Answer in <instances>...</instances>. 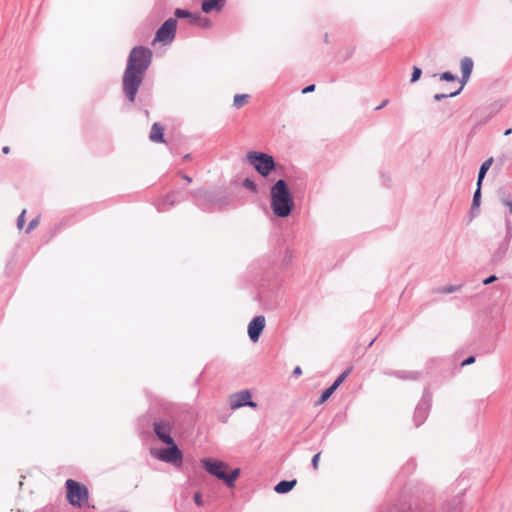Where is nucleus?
I'll list each match as a JSON object with an SVG mask.
<instances>
[{"label":"nucleus","mask_w":512,"mask_h":512,"mask_svg":"<svg viewBox=\"0 0 512 512\" xmlns=\"http://www.w3.org/2000/svg\"><path fill=\"white\" fill-rule=\"evenodd\" d=\"M476 356H477V354H471L468 357L464 358L460 362V367L463 368L465 366L473 364L476 361Z\"/></svg>","instance_id":"nucleus-47"},{"label":"nucleus","mask_w":512,"mask_h":512,"mask_svg":"<svg viewBox=\"0 0 512 512\" xmlns=\"http://www.w3.org/2000/svg\"><path fill=\"white\" fill-rule=\"evenodd\" d=\"M315 88H316L315 84H309V85L305 86L304 88H302L301 93L304 95L311 93V92L315 91Z\"/></svg>","instance_id":"nucleus-56"},{"label":"nucleus","mask_w":512,"mask_h":512,"mask_svg":"<svg viewBox=\"0 0 512 512\" xmlns=\"http://www.w3.org/2000/svg\"><path fill=\"white\" fill-rule=\"evenodd\" d=\"M201 11H191L186 8H176L173 14L179 18V20H187V22L196 27H200L203 29H210L213 26L212 20L202 15Z\"/></svg>","instance_id":"nucleus-15"},{"label":"nucleus","mask_w":512,"mask_h":512,"mask_svg":"<svg viewBox=\"0 0 512 512\" xmlns=\"http://www.w3.org/2000/svg\"><path fill=\"white\" fill-rule=\"evenodd\" d=\"M389 103V100L388 99H384L378 106L375 107V111H379L381 109H383L384 107H386V105Z\"/></svg>","instance_id":"nucleus-58"},{"label":"nucleus","mask_w":512,"mask_h":512,"mask_svg":"<svg viewBox=\"0 0 512 512\" xmlns=\"http://www.w3.org/2000/svg\"><path fill=\"white\" fill-rule=\"evenodd\" d=\"M504 102L502 100H495L494 102L490 103L486 106H481L483 109L486 110L487 113L490 114V116L494 117L497 115L502 108L504 107Z\"/></svg>","instance_id":"nucleus-29"},{"label":"nucleus","mask_w":512,"mask_h":512,"mask_svg":"<svg viewBox=\"0 0 512 512\" xmlns=\"http://www.w3.org/2000/svg\"><path fill=\"white\" fill-rule=\"evenodd\" d=\"M26 223V209H23L16 219V226L19 230H22Z\"/></svg>","instance_id":"nucleus-42"},{"label":"nucleus","mask_w":512,"mask_h":512,"mask_svg":"<svg viewBox=\"0 0 512 512\" xmlns=\"http://www.w3.org/2000/svg\"><path fill=\"white\" fill-rule=\"evenodd\" d=\"M229 406L231 411L242 407H249L253 410L258 409V403L253 400L250 389H242L229 395Z\"/></svg>","instance_id":"nucleus-17"},{"label":"nucleus","mask_w":512,"mask_h":512,"mask_svg":"<svg viewBox=\"0 0 512 512\" xmlns=\"http://www.w3.org/2000/svg\"><path fill=\"white\" fill-rule=\"evenodd\" d=\"M504 319L499 309L479 310L473 320V328L467 340V349L479 354L494 352Z\"/></svg>","instance_id":"nucleus-3"},{"label":"nucleus","mask_w":512,"mask_h":512,"mask_svg":"<svg viewBox=\"0 0 512 512\" xmlns=\"http://www.w3.org/2000/svg\"><path fill=\"white\" fill-rule=\"evenodd\" d=\"M470 118L476 121V127H482L487 124L493 117L482 107H477L471 114Z\"/></svg>","instance_id":"nucleus-23"},{"label":"nucleus","mask_w":512,"mask_h":512,"mask_svg":"<svg viewBox=\"0 0 512 512\" xmlns=\"http://www.w3.org/2000/svg\"><path fill=\"white\" fill-rule=\"evenodd\" d=\"M269 205L274 218L291 216L295 210V198L287 179H273L269 187Z\"/></svg>","instance_id":"nucleus-5"},{"label":"nucleus","mask_w":512,"mask_h":512,"mask_svg":"<svg viewBox=\"0 0 512 512\" xmlns=\"http://www.w3.org/2000/svg\"><path fill=\"white\" fill-rule=\"evenodd\" d=\"M177 176H179L187 184H191L193 182V178L190 175H188L183 169H179L177 171Z\"/></svg>","instance_id":"nucleus-48"},{"label":"nucleus","mask_w":512,"mask_h":512,"mask_svg":"<svg viewBox=\"0 0 512 512\" xmlns=\"http://www.w3.org/2000/svg\"><path fill=\"white\" fill-rule=\"evenodd\" d=\"M508 249H509V244H505L504 242L501 241L498 245V248L492 255L491 263L493 265H497L498 263H500L505 258L506 254L508 252Z\"/></svg>","instance_id":"nucleus-25"},{"label":"nucleus","mask_w":512,"mask_h":512,"mask_svg":"<svg viewBox=\"0 0 512 512\" xmlns=\"http://www.w3.org/2000/svg\"><path fill=\"white\" fill-rule=\"evenodd\" d=\"M473 68H474V61H473V59L471 57L464 56L460 60V71H461V74L472 75Z\"/></svg>","instance_id":"nucleus-27"},{"label":"nucleus","mask_w":512,"mask_h":512,"mask_svg":"<svg viewBox=\"0 0 512 512\" xmlns=\"http://www.w3.org/2000/svg\"><path fill=\"white\" fill-rule=\"evenodd\" d=\"M154 421L153 414L150 410L139 416L136 420V430L138 434L143 438L152 437V423Z\"/></svg>","instance_id":"nucleus-19"},{"label":"nucleus","mask_w":512,"mask_h":512,"mask_svg":"<svg viewBox=\"0 0 512 512\" xmlns=\"http://www.w3.org/2000/svg\"><path fill=\"white\" fill-rule=\"evenodd\" d=\"M432 407V392L430 390V384L428 383L422 392V396L418 401L414 413H413V422L415 427H420L423 425L430 413Z\"/></svg>","instance_id":"nucleus-14"},{"label":"nucleus","mask_w":512,"mask_h":512,"mask_svg":"<svg viewBox=\"0 0 512 512\" xmlns=\"http://www.w3.org/2000/svg\"><path fill=\"white\" fill-rule=\"evenodd\" d=\"M193 502L198 507L204 506L203 495H202V493L200 491H197V492L194 493V495H193Z\"/></svg>","instance_id":"nucleus-46"},{"label":"nucleus","mask_w":512,"mask_h":512,"mask_svg":"<svg viewBox=\"0 0 512 512\" xmlns=\"http://www.w3.org/2000/svg\"><path fill=\"white\" fill-rule=\"evenodd\" d=\"M336 425L334 424V421H331V423L328 425L326 431L323 433L322 437H321V440H320V444H322L325 439L327 438V436L329 435L330 431L333 430V428L335 427Z\"/></svg>","instance_id":"nucleus-52"},{"label":"nucleus","mask_w":512,"mask_h":512,"mask_svg":"<svg viewBox=\"0 0 512 512\" xmlns=\"http://www.w3.org/2000/svg\"><path fill=\"white\" fill-rule=\"evenodd\" d=\"M302 373H303L302 368L299 365H297L292 370V377L298 378L302 375Z\"/></svg>","instance_id":"nucleus-57"},{"label":"nucleus","mask_w":512,"mask_h":512,"mask_svg":"<svg viewBox=\"0 0 512 512\" xmlns=\"http://www.w3.org/2000/svg\"><path fill=\"white\" fill-rule=\"evenodd\" d=\"M161 446L151 447L150 456L160 462L173 466L177 471L185 473L184 470V451L178 445L176 440L162 443Z\"/></svg>","instance_id":"nucleus-7"},{"label":"nucleus","mask_w":512,"mask_h":512,"mask_svg":"<svg viewBox=\"0 0 512 512\" xmlns=\"http://www.w3.org/2000/svg\"><path fill=\"white\" fill-rule=\"evenodd\" d=\"M249 98H250L249 94H244V93L235 94L234 98H233V107H235L236 109H240L241 107H243L245 104L248 103Z\"/></svg>","instance_id":"nucleus-35"},{"label":"nucleus","mask_w":512,"mask_h":512,"mask_svg":"<svg viewBox=\"0 0 512 512\" xmlns=\"http://www.w3.org/2000/svg\"><path fill=\"white\" fill-rule=\"evenodd\" d=\"M497 280H498V276L495 274H491L488 277L484 278L481 281V284L486 286V285H490V284L494 283Z\"/></svg>","instance_id":"nucleus-50"},{"label":"nucleus","mask_w":512,"mask_h":512,"mask_svg":"<svg viewBox=\"0 0 512 512\" xmlns=\"http://www.w3.org/2000/svg\"><path fill=\"white\" fill-rule=\"evenodd\" d=\"M500 200L502 205L506 208V215L512 214V197L510 194H507L505 191L499 190Z\"/></svg>","instance_id":"nucleus-32"},{"label":"nucleus","mask_w":512,"mask_h":512,"mask_svg":"<svg viewBox=\"0 0 512 512\" xmlns=\"http://www.w3.org/2000/svg\"><path fill=\"white\" fill-rule=\"evenodd\" d=\"M353 370V366H348L347 368H345L335 379L334 381L332 382V384H330L331 387L335 388V390H337V388L346 380V378L350 375V373L352 372Z\"/></svg>","instance_id":"nucleus-31"},{"label":"nucleus","mask_w":512,"mask_h":512,"mask_svg":"<svg viewBox=\"0 0 512 512\" xmlns=\"http://www.w3.org/2000/svg\"><path fill=\"white\" fill-rule=\"evenodd\" d=\"M354 51H355V47L354 46L350 47L347 50V52L345 53V55L343 56V58L340 59V62H346L347 60H349L352 57V55L354 54Z\"/></svg>","instance_id":"nucleus-53"},{"label":"nucleus","mask_w":512,"mask_h":512,"mask_svg":"<svg viewBox=\"0 0 512 512\" xmlns=\"http://www.w3.org/2000/svg\"><path fill=\"white\" fill-rule=\"evenodd\" d=\"M335 388L331 387L330 385L323 390H321L320 395L318 399L315 401L314 405L319 406L324 404L326 401L330 399V397L335 393Z\"/></svg>","instance_id":"nucleus-28"},{"label":"nucleus","mask_w":512,"mask_h":512,"mask_svg":"<svg viewBox=\"0 0 512 512\" xmlns=\"http://www.w3.org/2000/svg\"><path fill=\"white\" fill-rule=\"evenodd\" d=\"M471 75H465V74H461V77H458V82L460 83V86L452 91V94L458 96L464 89L465 85L468 83L469 79H470Z\"/></svg>","instance_id":"nucleus-38"},{"label":"nucleus","mask_w":512,"mask_h":512,"mask_svg":"<svg viewBox=\"0 0 512 512\" xmlns=\"http://www.w3.org/2000/svg\"><path fill=\"white\" fill-rule=\"evenodd\" d=\"M241 185L243 188H245L254 195H257L259 193V186L256 183V181L251 177H245L242 180Z\"/></svg>","instance_id":"nucleus-30"},{"label":"nucleus","mask_w":512,"mask_h":512,"mask_svg":"<svg viewBox=\"0 0 512 512\" xmlns=\"http://www.w3.org/2000/svg\"><path fill=\"white\" fill-rule=\"evenodd\" d=\"M245 161L253 167V169L264 179L273 182L274 178H270L272 171L276 167V159L273 155L258 151L250 150L245 155Z\"/></svg>","instance_id":"nucleus-9"},{"label":"nucleus","mask_w":512,"mask_h":512,"mask_svg":"<svg viewBox=\"0 0 512 512\" xmlns=\"http://www.w3.org/2000/svg\"><path fill=\"white\" fill-rule=\"evenodd\" d=\"M293 258V249L286 247L280 263L273 254L258 259L249 266V279L258 289L255 299L263 301L270 310L276 309L283 300L285 270Z\"/></svg>","instance_id":"nucleus-2"},{"label":"nucleus","mask_w":512,"mask_h":512,"mask_svg":"<svg viewBox=\"0 0 512 512\" xmlns=\"http://www.w3.org/2000/svg\"><path fill=\"white\" fill-rule=\"evenodd\" d=\"M321 454H322V451H318L317 453H315L312 458H311V467L314 469V470H318L319 468V462H320V458H321Z\"/></svg>","instance_id":"nucleus-43"},{"label":"nucleus","mask_w":512,"mask_h":512,"mask_svg":"<svg viewBox=\"0 0 512 512\" xmlns=\"http://www.w3.org/2000/svg\"><path fill=\"white\" fill-rule=\"evenodd\" d=\"M380 177H381L383 186H385L387 188L391 187V177L389 174L381 173Z\"/></svg>","instance_id":"nucleus-51"},{"label":"nucleus","mask_w":512,"mask_h":512,"mask_svg":"<svg viewBox=\"0 0 512 512\" xmlns=\"http://www.w3.org/2000/svg\"><path fill=\"white\" fill-rule=\"evenodd\" d=\"M420 375H421V373L418 371H408L406 380H417V379H419Z\"/></svg>","instance_id":"nucleus-54"},{"label":"nucleus","mask_w":512,"mask_h":512,"mask_svg":"<svg viewBox=\"0 0 512 512\" xmlns=\"http://www.w3.org/2000/svg\"><path fill=\"white\" fill-rule=\"evenodd\" d=\"M377 512H434L433 504L424 498L397 497L381 504Z\"/></svg>","instance_id":"nucleus-8"},{"label":"nucleus","mask_w":512,"mask_h":512,"mask_svg":"<svg viewBox=\"0 0 512 512\" xmlns=\"http://www.w3.org/2000/svg\"><path fill=\"white\" fill-rule=\"evenodd\" d=\"M65 497L67 502L76 509L90 507L89 505V489L88 487L75 479L68 478L64 484Z\"/></svg>","instance_id":"nucleus-10"},{"label":"nucleus","mask_w":512,"mask_h":512,"mask_svg":"<svg viewBox=\"0 0 512 512\" xmlns=\"http://www.w3.org/2000/svg\"><path fill=\"white\" fill-rule=\"evenodd\" d=\"M346 419V414L345 413H342V412H338L332 421H334V424L335 425H340L342 424Z\"/></svg>","instance_id":"nucleus-49"},{"label":"nucleus","mask_w":512,"mask_h":512,"mask_svg":"<svg viewBox=\"0 0 512 512\" xmlns=\"http://www.w3.org/2000/svg\"><path fill=\"white\" fill-rule=\"evenodd\" d=\"M232 412L233 411H231L229 408V409H226L224 412L219 413L217 415L218 421L221 423H226L228 421L229 417L231 416Z\"/></svg>","instance_id":"nucleus-45"},{"label":"nucleus","mask_w":512,"mask_h":512,"mask_svg":"<svg viewBox=\"0 0 512 512\" xmlns=\"http://www.w3.org/2000/svg\"><path fill=\"white\" fill-rule=\"evenodd\" d=\"M512 133V128H507L505 131H504V135L505 136H508Z\"/></svg>","instance_id":"nucleus-64"},{"label":"nucleus","mask_w":512,"mask_h":512,"mask_svg":"<svg viewBox=\"0 0 512 512\" xmlns=\"http://www.w3.org/2000/svg\"><path fill=\"white\" fill-rule=\"evenodd\" d=\"M422 73H423L422 68L417 66V65H414L412 67V73H411V77H410L409 83L410 84H414L417 81H419L421 76H422Z\"/></svg>","instance_id":"nucleus-39"},{"label":"nucleus","mask_w":512,"mask_h":512,"mask_svg":"<svg viewBox=\"0 0 512 512\" xmlns=\"http://www.w3.org/2000/svg\"><path fill=\"white\" fill-rule=\"evenodd\" d=\"M10 152V147L9 146H3L2 147V153L3 154H8Z\"/></svg>","instance_id":"nucleus-63"},{"label":"nucleus","mask_w":512,"mask_h":512,"mask_svg":"<svg viewBox=\"0 0 512 512\" xmlns=\"http://www.w3.org/2000/svg\"><path fill=\"white\" fill-rule=\"evenodd\" d=\"M482 187L483 186L476 185V189L473 193L472 202L469 210L471 220L480 213V206L482 202Z\"/></svg>","instance_id":"nucleus-21"},{"label":"nucleus","mask_w":512,"mask_h":512,"mask_svg":"<svg viewBox=\"0 0 512 512\" xmlns=\"http://www.w3.org/2000/svg\"><path fill=\"white\" fill-rule=\"evenodd\" d=\"M347 255L346 254H342L340 256V259L338 260V262L335 264V267L339 266L341 263L344 262V260L346 259Z\"/></svg>","instance_id":"nucleus-61"},{"label":"nucleus","mask_w":512,"mask_h":512,"mask_svg":"<svg viewBox=\"0 0 512 512\" xmlns=\"http://www.w3.org/2000/svg\"><path fill=\"white\" fill-rule=\"evenodd\" d=\"M297 485V479H282L278 483H276L273 487L275 493L279 495H285L291 492L295 486Z\"/></svg>","instance_id":"nucleus-22"},{"label":"nucleus","mask_w":512,"mask_h":512,"mask_svg":"<svg viewBox=\"0 0 512 512\" xmlns=\"http://www.w3.org/2000/svg\"><path fill=\"white\" fill-rule=\"evenodd\" d=\"M416 460L415 458H409L406 463L401 467L399 471V477L407 478L409 477L416 469Z\"/></svg>","instance_id":"nucleus-26"},{"label":"nucleus","mask_w":512,"mask_h":512,"mask_svg":"<svg viewBox=\"0 0 512 512\" xmlns=\"http://www.w3.org/2000/svg\"><path fill=\"white\" fill-rule=\"evenodd\" d=\"M432 77H438L441 82L452 83L458 80V76L451 71L447 70L441 73H434Z\"/></svg>","instance_id":"nucleus-33"},{"label":"nucleus","mask_w":512,"mask_h":512,"mask_svg":"<svg viewBox=\"0 0 512 512\" xmlns=\"http://www.w3.org/2000/svg\"><path fill=\"white\" fill-rule=\"evenodd\" d=\"M200 467L210 476L222 481L227 488H235L236 480L241 474L239 467L229 470V464L214 457L200 459Z\"/></svg>","instance_id":"nucleus-6"},{"label":"nucleus","mask_w":512,"mask_h":512,"mask_svg":"<svg viewBox=\"0 0 512 512\" xmlns=\"http://www.w3.org/2000/svg\"><path fill=\"white\" fill-rule=\"evenodd\" d=\"M191 200V190L186 186H175L165 195L154 201V206L158 212H166L177 204Z\"/></svg>","instance_id":"nucleus-12"},{"label":"nucleus","mask_w":512,"mask_h":512,"mask_svg":"<svg viewBox=\"0 0 512 512\" xmlns=\"http://www.w3.org/2000/svg\"><path fill=\"white\" fill-rule=\"evenodd\" d=\"M464 286L463 283L460 284H447L443 285L437 288V292L440 294H451L457 291H460L461 288Z\"/></svg>","instance_id":"nucleus-34"},{"label":"nucleus","mask_w":512,"mask_h":512,"mask_svg":"<svg viewBox=\"0 0 512 512\" xmlns=\"http://www.w3.org/2000/svg\"><path fill=\"white\" fill-rule=\"evenodd\" d=\"M153 50L145 45L131 48L121 78V89L125 104L133 105L149 118L153 106L152 87L145 84V77L153 62Z\"/></svg>","instance_id":"nucleus-1"},{"label":"nucleus","mask_w":512,"mask_h":512,"mask_svg":"<svg viewBox=\"0 0 512 512\" xmlns=\"http://www.w3.org/2000/svg\"><path fill=\"white\" fill-rule=\"evenodd\" d=\"M512 240V221L508 216H505V236L502 240L505 244H509Z\"/></svg>","instance_id":"nucleus-36"},{"label":"nucleus","mask_w":512,"mask_h":512,"mask_svg":"<svg viewBox=\"0 0 512 512\" xmlns=\"http://www.w3.org/2000/svg\"><path fill=\"white\" fill-rule=\"evenodd\" d=\"M272 173L275 174V176H278L279 178L287 179L288 182L290 181V177L286 172L285 166L277 160L275 170H273Z\"/></svg>","instance_id":"nucleus-37"},{"label":"nucleus","mask_w":512,"mask_h":512,"mask_svg":"<svg viewBox=\"0 0 512 512\" xmlns=\"http://www.w3.org/2000/svg\"><path fill=\"white\" fill-rule=\"evenodd\" d=\"M453 97H456V95L452 94V92H449V93H436L433 96V100L435 102H440V101L445 100L447 98H453Z\"/></svg>","instance_id":"nucleus-44"},{"label":"nucleus","mask_w":512,"mask_h":512,"mask_svg":"<svg viewBox=\"0 0 512 512\" xmlns=\"http://www.w3.org/2000/svg\"><path fill=\"white\" fill-rule=\"evenodd\" d=\"M191 201L205 213H223L234 210L239 202L234 194L223 186H203L191 190Z\"/></svg>","instance_id":"nucleus-4"},{"label":"nucleus","mask_w":512,"mask_h":512,"mask_svg":"<svg viewBox=\"0 0 512 512\" xmlns=\"http://www.w3.org/2000/svg\"><path fill=\"white\" fill-rule=\"evenodd\" d=\"M191 158H192L191 153H186V154H184V155L182 156V161H183V162H186V161L191 160Z\"/></svg>","instance_id":"nucleus-60"},{"label":"nucleus","mask_w":512,"mask_h":512,"mask_svg":"<svg viewBox=\"0 0 512 512\" xmlns=\"http://www.w3.org/2000/svg\"><path fill=\"white\" fill-rule=\"evenodd\" d=\"M178 20L179 18L175 15L167 18L155 31L152 45H155L156 43H159L162 46L170 45L176 37Z\"/></svg>","instance_id":"nucleus-13"},{"label":"nucleus","mask_w":512,"mask_h":512,"mask_svg":"<svg viewBox=\"0 0 512 512\" xmlns=\"http://www.w3.org/2000/svg\"><path fill=\"white\" fill-rule=\"evenodd\" d=\"M16 264V260H15V257L12 256L11 259L7 262L6 264V268H5V273L7 275H9L10 273V269Z\"/></svg>","instance_id":"nucleus-55"},{"label":"nucleus","mask_w":512,"mask_h":512,"mask_svg":"<svg viewBox=\"0 0 512 512\" xmlns=\"http://www.w3.org/2000/svg\"><path fill=\"white\" fill-rule=\"evenodd\" d=\"M386 375H389V376H394L398 379H401V380H406V376L408 374V371H404V370H390V371H387L385 372Z\"/></svg>","instance_id":"nucleus-40"},{"label":"nucleus","mask_w":512,"mask_h":512,"mask_svg":"<svg viewBox=\"0 0 512 512\" xmlns=\"http://www.w3.org/2000/svg\"><path fill=\"white\" fill-rule=\"evenodd\" d=\"M266 326V320L265 316L255 315L247 326V334L252 343H257L265 329Z\"/></svg>","instance_id":"nucleus-18"},{"label":"nucleus","mask_w":512,"mask_h":512,"mask_svg":"<svg viewBox=\"0 0 512 512\" xmlns=\"http://www.w3.org/2000/svg\"><path fill=\"white\" fill-rule=\"evenodd\" d=\"M180 430L178 419L174 417H157L152 423V436L161 443L176 440L175 438L181 433Z\"/></svg>","instance_id":"nucleus-11"},{"label":"nucleus","mask_w":512,"mask_h":512,"mask_svg":"<svg viewBox=\"0 0 512 512\" xmlns=\"http://www.w3.org/2000/svg\"><path fill=\"white\" fill-rule=\"evenodd\" d=\"M493 162H494V158L491 156V157H488L486 160H484L481 163L479 170H478V174H477L476 185L483 186V181L487 175V172L491 168Z\"/></svg>","instance_id":"nucleus-24"},{"label":"nucleus","mask_w":512,"mask_h":512,"mask_svg":"<svg viewBox=\"0 0 512 512\" xmlns=\"http://www.w3.org/2000/svg\"><path fill=\"white\" fill-rule=\"evenodd\" d=\"M149 140L157 144H166L170 152L174 154V146L165 139V126L159 122H154L149 132Z\"/></svg>","instance_id":"nucleus-20"},{"label":"nucleus","mask_w":512,"mask_h":512,"mask_svg":"<svg viewBox=\"0 0 512 512\" xmlns=\"http://www.w3.org/2000/svg\"><path fill=\"white\" fill-rule=\"evenodd\" d=\"M39 223H40V215H38L30 220V222L28 223V225L25 229V233L26 234L31 233L39 225Z\"/></svg>","instance_id":"nucleus-41"},{"label":"nucleus","mask_w":512,"mask_h":512,"mask_svg":"<svg viewBox=\"0 0 512 512\" xmlns=\"http://www.w3.org/2000/svg\"><path fill=\"white\" fill-rule=\"evenodd\" d=\"M98 203L89 204L77 209L73 214L63 217L59 222L55 223L53 228L49 232V239L57 235V233L64 227L70 224L72 218L82 220L85 217L95 213L97 211Z\"/></svg>","instance_id":"nucleus-16"},{"label":"nucleus","mask_w":512,"mask_h":512,"mask_svg":"<svg viewBox=\"0 0 512 512\" xmlns=\"http://www.w3.org/2000/svg\"><path fill=\"white\" fill-rule=\"evenodd\" d=\"M480 127H476V122L474 123L473 127L471 128L469 134H468V138H471L473 137L474 134H476L477 130L479 129Z\"/></svg>","instance_id":"nucleus-59"},{"label":"nucleus","mask_w":512,"mask_h":512,"mask_svg":"<svg viewBox=\"0 0 512 512\" xmlns=\"http://www.w3.org/2000/svg\"><path fill=\"white\" fill-rule=\"evenodd\" d=\"M505 155H502L501 157L498 158V166H502L504 164V161H505Z\"/></svg>","instance_id":"nucleus-62"}]
</instances>
